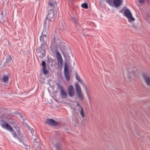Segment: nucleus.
I'll list each match as a JSON object with an SVG mask.
<instances>
[{"label": "nucleus", "instance_id": "8", "mask_svg": "<svg viewBox=\"0 0 150 150\" xmlns=\"http://www.w3.org/2000/svg\"><path fill=\"white\" fill-rule=\"evenodd\" d=\"M54 9H51L48 14L46 17V19L49 21H52V19L53 18L54 15Z\"/></svg>", "mask_w": 150, "mask_h": 150}, {"label": "nucleus", "instance_id": "18", "mask_svg": "<svg viewBox=\"0 0 150 150\" xmlns=\"http://www.w3.org/2000/svg\"><path fill=\"white\" fill-rule=\"evenodd\" d=\"M13 127L16 129L17 130V132H18V134H20L21 131L20 130V128L19 127V125L17 124V123L16 122H14L13 123Z\"/></svg>", "mask_w": 150, "mask_h": 150}, {"label": "nucleus", "instance_id": "4", "mask_svg": "<svg viewBox=\"0 0 150 150\" xmlns=\"http://www.w3.org/2000/svg\"><path fill=\"white\" fill-rule=\"evenodd\" d=\"M124 15L128 19L129 22L132 23L135 20L134 18L132 16V13L128 9H126L124 13Z\"/></svg>", "mask_w": 150, "mask_h": 150}, {"label": "nucleus", "instance_id": "36", "mask_svg": "<svg viewBox=\"0 0 150 150\" xmlns=\"http://www.w3.org/2000/svg\"><path fill=\"white\" fill-rule=\"evenodd\" d=\"M139 3L143 4L145 2V0H139Z\"/></svg>", "mask_w": 150, "mask_h": 150}, {"label": "nucleus", "instance_id": "15", "mask_svg": "<svg viewBox=\"0 0 150 150\" xmlns=\"http://www.w3.org/2000/svg\"><path fill=\"white\" fill-rule=\"evenodd\" d=\"M123 2L122 0H113V4L116 8L120 6Z\"/></svg>", "mask_w": 150, "mask_h": 150}, {"label": "nucleus", "instance_id": "26", "mask_svg": "<svg viewBox=\"0 0 150 150\" xmlns=\"http://www.w3.org/2000/svg\"><path fill=\"white\" fill-rule=\"evenodd\" d=\"M2 79V81L3 82H6L8 81V77L7 76L4 75L3 76Z\"/></svg>", "mask_w": 150, "mask_h": 150}, {"label": "nucleus", "instance_id": "17", "mask_svg": "<svg viewBox=\"0 0 150 150\" xmlns=\"http://www.w3.org/2000/svg\"><path fill=\"white\" fill-rule=\"evenodd\" d=\"M59 29L64 31L66 29V25L64 22L62 21L59 24Z\"/></svg>", "mask_w": 150, "mask_h": 150}, {"label": "nucleus", "instance_id": "5", "mask_svg": "<svg viewBox=\"0 0 150 150\" xmlns=\"http://www.w3.org/2000/svg\"><path fill=\"white\" fill-rule=\"evenodd\" d=\"M41 42L40 47L36 49V52L38 53H40L42 54V57H44L45 55L46 50L44 45L46 43Z\"/></svg>", "mask_w": 150, "mask_h": 150}, {"label": "nucleus", "instance_id": "16", "mask_svg": "<svg viewBox=\"0 0 150 150\" xmlns=\"http://www.w3.org/2000/svg\"><path fill=\"white\" fill-rule=\"evenodd\" d=\"M26 140L27 139L26 138V139H25L24 140H23V141L20 142L22 143L23 144L22 147L23 148L24 147L25 148V150H30V146L27 145L26 142Z\"/></svg>", "mask_w": 150, "mask_h": 150}, {"label": "nucleus", "instance_id": "13", "mask_svg": "<svg viewBox=\"0 0 150 150\" xmlns=\"http://www.w3.org/2000/svg\"><path fill=\"white\" fill-rule=\"evenodd\" d=\"M71 20L74 21V23L76 24V27L77 28L78 30H81L82 29L81 25H79V23L77 21V18H76L74 17L71 18Z\"/></svg>", "mask_w": 150, "mask_h": 150}, {"label": "nucleus", "instance_id": "44", "mask_svg": "<svg viewBox=\"0 0 150 150\" xmlns=\"http://www.w3.org/2000/svg\"><path fill=\"white\" fill-rule=\"evenodd\" d=\"M20 117H21H21H22V115H20Z\"/></svg>", "mask_w": 150, "mask_h": 150}, {"label": "nucleus", "instance_id": "38", "mask_svg": "<svg viewBox=\"0 0 150 150\" xmlns=\"http://www.w3.org/2000/svg\"><path fill=\"white\" fill-rule=\"evenodd\" d=\"M31 133L33 135V133L34 132V130L33 129H30Z\"/></svg>", "mask_w": 150, "mask_h": 150}, {"label": "nucleus", "instance_id": "28", "mask_svg": "<svg viewBox=\"0 0 150 150\" xmlns=\"http://www.w3.org/2000/svg\"><path fill=\"white\" fill-rule=\"evenodd\" d=\"M12 58L10 55H8L6 59V60L5 62V63H8V62H10Z\"/></svg>", "mask_w": 150, "mask_h": 150}, {"label": "nucleus", "instance_id": "31", "mask_svg": "<svg viewBox=\"0 0 150 150\" xmlns=\"http://www.w3.org/2000/svg\"><path fill=\"white\" fill-rule=\"evenodd\" d=\"M106 3H108L110 5L112 6L113 0H105Z\"/></svg>", "mask_w": 150, "mask_h": 150}, {"label": "nucleus", "instance_id": "12", "mask_svg": "<svg viewBox=\"0 0 150 150\" xmlns=\"http://www.w3.org/2000/svg\"><path fill=\"white\" fill-rule=\"evenodd\" d=\"M42 70L43 73L45 75L47 74L48 71L46 69V63L45 61H42L41 63Z\"/></svg>", "mask_w": 150, "mask_h": 150}, {"label": "nucleus", "instance_id": "34", "mask_svg": "<svg viewBox=\"0 0 150 150\" xmlns=\"http://www.w3.org/2000/svg\"><path fill=\"white\" fill-rule=\"evenodd\" d=\"M56 84L57 85V88L58 89L60 88V90H61V89H62L63 88V87L62 86H61L59 83H57Z\"/></svg>", "mask_w": 150, "mask_h": 150}, {"label": "nucleus", "instance_id": "41", "mask_svg": "<svg viewBox=\"0 0 150 150\" xmlns=\"http://www.w3.org/2000/svg\"><path fill=\"white\" fill-rule=\"evenodd\" d=\"M124 10V9H121V10H120V13H122L123 11Z\"/></svg>", "mask_w": 150, "mask_h": 150}, {"label": "nucleus", "instance_id": "24", "mask_svg": "<svg viewBox=\"0 0 150 150\" xmlns=\"http://www.w3.org/2000/svg\"><path fill=\"white\" fill-rule=\"evenodd\" d=\"M55 150H62V148L61 146L59 144H56L54 146Z\"/></svg>", "mask_w": 150, "mask_h": 150}, {"label": "nucleus", "instance_id": "40", "mask_svg": "<svg viewBox=\"0 0 150 150\" xmlns=\"http://www.w3.org/2000/svg\"><path fill=\"white\" fill-rule=\"evenodd\" d=\"M16 113V114H19L20 115H21V114L19 112H18V111H16V112H15Z\"/></svg>", "mask_w": 150, "mask_h": 150}, {"label": "nucleus", "instance_id": "2", "mask_svg": "<svg viewBox=\"0 0 150 150\" xmlns=\"http://www.w3.org/2000/svg\"><path fill=\"white\" fill-rule=\"evenodd\" d=\"M52 42L54 45L59 47L62 54L64 56L65 55L66 53H67V48L65 43L61 41L58 38L55 37H54Z\"/></svg>", "mask_w": 150, "mask_h": 150}, {"label": "nucleus", "instance_id": "3", "mask_svg": "<svg viewBox=\"0 0 150 150\" xmlns=\"http://www.w3.org/2000/svg\"><path fill=\"white\" fill-rule=\"evenodd\" d=\"M76 93L78 96V97L80 100H83V95L82 94L80 87L78 83L75 84Z\"/></svg>", "mask_w": 150, "mask_h": 150}, {"label": "nucleus", "instance_id": "10", "mask_svg": "<svg viewBox=\"0 0 150 150\" xmlns=\"http://www.w3.org/2000/svg\"><path fill=\"white\" fill-rule=\"evenodd\" d=\"M67 91L69 96L71 97L74 95V88L72 85L69 86L68 87Z\"/></svg>", "mask_w": 150, "mask_h": 150}, {"label": "nucleus", "instance_id": "11", "mask_svg": "<svg viewBox=\"0 0 150 150\" xmlns=\"http://www.w3.org/2000/svg\"><path fill=\"white\" fill-rule=\"evenodd\" d=\"M46 123L53 126H56L58 125V123L53 119H47L46 120Z\"/></svg>", "mask_w": 150, "mask_h": 150}, {"label": "nucleus", "instance_id": "20", "mask_svg": "<svg viewBox=\"0 0 150 150\" xmlns=\"http://www.w3.org/2000/svg\"><path fill=\"white\" fill-rule=\"evenodd\" d=\"M135 71L134 70L131 71H129V70H128L127 77L129 79H131L132 78V76H134Z\"/></svg>", "mask_w": 150, "mask_h": 150}, {"label": "nucleus", "instance_id": "45", "mask_svg": "<svg viewBox=\"0 0 150 150\" xmlns=\"http://www.w3.org/2000/svg\"><path fill=\"white\" fill-rule=\"evenodd\" d=\"M115 150H117V149H115Z\"/></svg>", "mask_w": 150, "mask_h": 150}, {"label": "nucleus", "instance_id": "37", "mask_svg": "<svg viewBox=\"0 0 150 150\" xmlns=\"http://www.w3.org/2000/svg\"><path fill=\"white\" fill-rule=\"evenodd\" d=\"M133 26L136 28H138L139 27V26L138 25H132Z\"/></svg>", "mask_w": 150, "mask_h": 150}, {"label": "nucleus", "instance_id": "32", "mask_svg": "<svg viewBox=\"0 0 150 150\" xmlns=\"http://www.w3.org/2000/svg\"><path fill=\"white\" fill-rule=\"evenodd\" d=\"M56 55L58 58V59L62 58L60 54L58 52H56Z\"/></svg>", "mask_w": 150, "mask_h": 150}, {"label": "nucleus", "instance_id": "39", "mask_svg": "<svg viewBox=\"0 0 150 150\" xmlns=\"http://www.w3.org/2000/svg\"><path fill=\"white\" fill-rule=\"evenodd\" d=\"M76 104H77V105L78 106H81V105H80V104L79 102H76Z\"/></svg>", "mask_w": 150, "mask_h": 150}, {"label": "nucleus", "instance_id": "23", "mask_svg": "<svg viewBox=\"0 0 150 150\" xmlns=\"http://www.w3.org/2000/svg\"><path fill=\"white\" fill-rule=\"evenodd\" d=\"M64 74L65 77L67 81H69L70 79V76L69 72H64Z\"/></svg>", "mask_w": 150, "mask_h": 150}, {"label": "nucleus", "instance_id": "30", "mask_svg": "<svg viewBox=\"0 0 150 150\" xmlns=\"http://www.w3.org/2000/svg\"><path fill=\"white\" fill-rule=\"evenodd\" d=\"M58 64L59 65L60 67H61L62 66V63L63 62L62 59H58Z\"/></svg>", "mask_w": 150, "mask_h": 150}, {"label": "nucleus", "instance_id": "6", "mask_svg": "<svg viewBox=\"0 0 150 150\" xmlns=\"http://www.w3.org/2000/svg\"><path fill=\"white\" fill-rule=\"evenodd\" d=\"M48 29H43V31L40 37V40L41 42H43L44 43L46 42V40L47 38V35L48 34L47 31Z\"/></svg>", "mask_w": 150, "mask_h": 150}, {"label": "nucleus", "instance_id": "42", "mask_svg": "<svg viewBox=\"0 0 150 150\" xmlns=\"http://www.w3.org/2000/svg\"><path fill=\"white\" fill-rule=\"evenodd\" d=\"M83 35H84V36H85V34H83Z\"/></svg>", "mask_w": 150, "mask_h": 150}, {"label": "nucleus", "instance_id": "19", "mask_svg": "<svg viewBox=\"0 0 150 150\" xmlns=\"http://www.w3.org/2000/svg\"><path fill=\"white\" fill-rule=\"evenodd\" d=\"M60 94L63 98H65L67 96V93L64 88L61 89Z\"/></svg>", "mask_w": 150, "mask_h": 150}, {"label": "nucleus", "instance_id": "9", "mask_svg": "<svg viewBox=\"0 0 150 150\" xmlns=\"http://www.w3.org/2000/svg\"><path fill=\"white\" fill-rule=\"evenodd\" d=\"M37 140L36 139H35L34 141V144L33 146V149L34 150H41V145L39 143V142L36 141Z\"/></svg>", "mask_w": 150, "mask_h": 150}, {"label": "nucleus", "instance_id": "35", "mask_svg": "<svg viewBox=\"0 0 150 150\" xmlns=\"http://www.w3.org/2000/svg\"><path fill=\"white\" fill-rule=\"evenodd\" d=\"M48 2L52 3L54 4H57V3L55 0H48Z\"/></svg>", "mask_w": 150, "mask_h": 150}, {"label": "nucleus", "instance_id": "33", "mask_svg": "<svg viewBox=\"0 0 150 150\" xmlns=\"http://www.w3.org/2000/svg\"><path fill=\"white\" fill-rule=\"evenodd\" d=\"M48 5L50 6L52 8H55V6H57V4H54L52 3H51V2H48Z\"/></svg>", "mask_w": 150, "mask_h": 150}, {"label": "nucleus", "instance_id": "25", "mask_svg": "<svg viewBox=\"0 0 150 150\" xmlns=\"http://www.w3.org/2000/svg\"><path fill=\"white\" fill-rule=\"evenodd\" d=\"M64 72H69L68 68V65L67 63L66 62H65L64 63Z\"/></svg>", "mask_w": 150, "mask_h": 150}, {"label": "nucleus", "instance_id": "27", "mask_svg": "<svg viewBox=\"0 0 150 150\" xmlns=\"http://www.w3.org/2000/svg\"><path fill=\"white\" fill-rule=\"evenodd\" d=\"M72 119L73 121L76 122V124L79 123V121L78 119L75 117V116L74 115L72 116Z\"/></svg>", "mask_w": 150, "mask_h": 150}, {"label": "nucleus", "instance_id": "1", "mask_svg": "<svg viewBox=\"0 0 150 150\" xmlns=\"http://www.w3.org/2000/svg\"><path fill=\"white\" fill-rule=\"evenodd\" d=\"M2 123H1V126L4 129H6L7 130H9L10 132H12V133L13 137L18 139V141L20 142H21L23 140H24L26 138L23 137L21 136L20 134H18L20 136H18L17 135V134L14 131H13V129L12 127L7 122L6 120H1Z\"/></svg>", "mask_w": 150, "mask_h": 150}, {"label": "nucleus", "instance_id": "29", "mask_svg": "<svg viewBox=\"0 0 150 150\" xmlns=\"http://www.w3.org/2000/svg\"><path fill=\"white\" fill-rule=\"evenodd\" d=\"M81 7L87 9L88 8V5L87 3H84L81 4Z\"/></svg>", "mask_w": 150, "mask_h": 150}, {"label": "nucleus", "instance_id": "22", "mask_svg": "<svg viewBox=\"0 0 150 150\" xmlns=\"http://www.w3.org/2000/svg\"><path fill=\"white\" fill-rule=\"evenodd\" d=\"M79 111L80 110V114L82 118H84L85 117V114L83 111V109L81 106L78 109Z\"/></svg>", "mask_w": 150, "mask_h": 150}, {"label": "nucleus", "instance_id": "21", "mask_svg": "<svg viewBox=\"0 0 150 150\" xmlns=\"http://www.w3.org/2000/svg\"><path fill=\"white\" fill-rule=\"evenodd\" d=\"M49 21L46 20H45L44 22V29H48L49 26Z\"/></svg>", "mask_w": 150, "mask_h": 150}, {"label": "nucleus", "instance_id": "14", "mask_svg": "<svg viewBox=\"0 0 150 150\" xmlns=\"http://www.w3.org/2000/svg\"><path fill=\"white\" fill-rule=\"evenodd\" d=\"M143 77L147 85L150 86V77L145 74L143 75Z\"/></svg>", "mask_w": 150, "mask_h": 150}, {"label": "nucleus", "instance_id": "43", "mask_svg": "<svg viewBox=\"0 0 150 150\" xmlns=\"http://www.w3.org/2000/svg\"><path fill=\"white\" fill-rule=\"evenodd\" d=\"M37 139V140H36V141L38 142V139Z\"/></svg>", "mask_w": 150, "mask_h": 150}, {"label": "nucleus", "instance_id": "7", "mask_svg": "<svg viewBox=\"0 0 150 150\" xmlns=\"http://www.w3.org/2000/svg\"><path fill=\"white\" fill-rule=\"evenodd\" d=\"M75 73L76 76V79L80 83H81L82 85L83 86L84 88L86 89V92L87 94V95L88 96L90 99V97L88 93V90L87 89V86L85 85L84 82H83L82 80L80 78L79 76H78L77 72L75 71Z\"/></svg>", "mask_w": 150, "mask_h": 150}]
</instances>
